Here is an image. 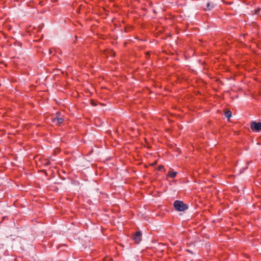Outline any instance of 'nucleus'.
Here are the masks:
<instances>
[{"instance_id": "f257e3e1", "label": "nucleus", "mask_w": 261, "mask_h": 261, "mask_svg": "<svg viewBox=\"0 0 261 261\" xmlns=\"http://www.w3.org/2000/svg\"><path fill=\"white\" fill-rule=\"evenodd\" d=\"M174 206L175 209L179 212L184 211L188 208L187 204H185L182 201L179 200L174 201Z\"/></svg>"}, {"instance_id": "f03ea898", "label": "nucleus", "mask_w": 261, "mask_h": 261, "mask_svg": "<svg viewBox=\"0 0 261 261\" xmlns=\"http://www.w3.org/2000/svg\"><path fill=\"white\" fill-rule=\"evenodd\" d=\"M251 128L256 132H260L261 130V122L253 121L251 123Z\"/></svg>"}, {"instance_id": "7ed1b4c3", "label": "nucleus", "mask_w": 261, "mask_h": 261, "mask_svg": "<svg viewBox=\"0 0 261 261\" xmlns=\"http://www.w3.org/2000/svg\"><path fill=\"white\" fill-rule=\"evenodd\" d=\"M142 233L140 231L136 232L135 236L134 237V240L135 243L138 244L141 241Z\"/></svg>"}, {"instance_id": "20e7f679", "label": "nucleus", "mask_w": 261, "mask_h": 261, "mask_svg": "<svg viewBox=\"0 0 261 261\" xmlns=\"http://www.w3.org/2000/svg\"><path fill=\"white\" fill-rule=\"evenodd\" d=\"M51 119L52 121L57 124H60L63 122V119L62 118H59L58 117L52 118Z\"/></svg>"}, {"instance_id": "39448f33", "label": "nucleus", "mask_w": 261, "mask_h": 261, "mask_svg": "<svg viewBox=\"0 0 261 261\" xmlns=\"http://www.w3.org/2000/svg\"><path fill=\"white\" fill-rule=\"evenodd\" d=\"M215 4L213 2H208L206 4V8H205V10H211L215 7Z\"/></svg>"}, {"instance_id": "423d86ee", "label": "nucleus", "mask_w": 261, "mask_h": 261, "mask_svg": "<svg viewBox=\"0 0 261 261\" xmlns=\"http://www.w3.org/2000/svg\"><path fill=\"white\" fill-rule=\"evenodd\" d=\"M176 174H177L176 172L170 171L168 172L169 176H170L172 178H174V177H175Z\"/></svg>"}, {"instance_id": "0eeeda50", "label": "nucleus", "mask_w": 261, "mask_h": 261, "mask_svg": "<svg viewBox=\"0 0 261 261\" xmlns=\"http://www.w3.org/2000/svg\"><path fill=\"white\" fill-rule=\"evenodd\" d=\"M225 116L227 118H230L231 117V112L229 110L226 111L225 113Z\"/></svg>"}, {"instance_id": "6e6552de", "label": "nucleus", "mask_w": 261, "mask_h": 261, "mask_svg": "<svg viewBox=\"0 0 261 261\" xmlns=\"http://www.w3.org/2000/svg\"><path fill=\"white\" fill-rule=\"evenodd\" d=\"M162 168H163V166H160L159 167V170H161Z\"/></svg>"}, {"instance_id": "1a4fd4ad", "label": "nucleus", "mask_w": 261, "mask_h": 261, "mask_svg": "<svg viewBox=\"0 0 261 261\" xmlns=\"http://www.w3.org/2000/svg\"><path fill=\"white\" fill-rule=\"evenodd\" d=\"M91 103H92V105L93 106H95V102H94V101H92V102H91Z\"/></svg>"}]
</instances>
